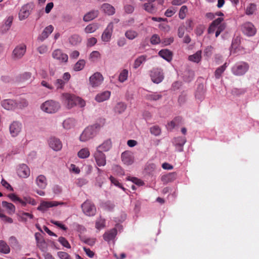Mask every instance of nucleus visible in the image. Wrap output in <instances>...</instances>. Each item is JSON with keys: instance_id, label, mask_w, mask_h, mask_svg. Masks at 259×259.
<instances>
[{"instance_id": "obj_48", "label": "nucleus", "mask_w": 259, "mask_h": 259, "mask_svg": "<svg viewBox=\"0 0 259 259\" xmlns=\"http://www.w3.org/2000/svg\"><path fill=\"white\" fill-rule=\"evenodd\" d=\"M188 12V8L186 6H183L179 13V17L181 19H184L186 16V14Z\"/></svg>"}, {"instance_id": "obj_11", "label": "nucleus", "mask_w": 259, "mask_h": 259, "mask_svg": "<svg viewBox=\"0 0 259 259\" xmlns=\"http://www.w3.org/2000/svg\"><path fill=\"white\" fill-rule=\"evenodd\" d=\"M94 157L97 164L99 166H102L106 165V156L100 150L97 149L94 153Z\"/></svg>"}, {"instance_id": "obj_37", "label": "nucleus", "mask_w": 259, "mask_h": 259, "mask_svg": "<svg viewBox=\"0 0 259 259\" xmlns=\"http://www.w3.org/2000/svg\"><path fill=\"white\" fill-rule=\"evenodd\" d=\"M126 108V105L123 102L118 103L115 107L114 110L116 113L121 114L123 112Z\"/></svg>"}, {"instance_id": "obj_54", "label": "nucleus", "mask_w": 259, "mask_h": 259, "mask_svg": "<svg viewBox=\"0 0 259 259\" xmlns=\"http://www.w3.org/2000/svg\"><path fill=\"white\" fill-rule=\"evenodd\" d=\"M186 27H185V28L187 30L190 31L193 29L194 25L193 21L191 19L187 20L186 21Z\"/></svg>"}, {"instance_id": "obj_19", "label": "nucleus", "mask_w": 259, "mask_h": 259, "mask_svg": "<svg viewBox=\"0 0 259 259\" xmlns=\"http://www.w3.org/2000/svg\"><path fill=\"white\" fill-rule=\"evenodd\" d=\"M50 147L55 151H59L62 147L61 142L59 139L52 137L49 141Z\"/></svg>"}, {"instance_id": "obj_49", "label": "nucleus", "mask_w": 259, "mask_h": 259, "mask_svg": "<svg viewBox=\"0 0 259 259\" xmlns=\"http://www.w3.org/2000/svg\"><path fill=\"white\" fill-rule=\"evenodd\" d=\"M101 57V54L99 52L97 51H93L90 55L89 58L92 61H95L98 58Z\"/></svg>"}, {"instance_id": "obj_45", "label": "nucleus", "mask_w": 259, "mask_h": 259, "mask_svg": "<svg viewBox=\"0 0 259 259\" xmlns=\"http://www.w3.org/2000/svg\"><path fill=\"white\" fill-rule=\"evenodd\" d=\"M256 10V6L254 4H250L246 8V14L248 15H252Z\"/></svg>"}, {"instance_id": "obj_30", "label": "nucleus", "mask_w": 259, "mask_h": 259, "mask_svg": "<svg viewBox=\"0 0 259 259\" xmlns=\"http://www.w3.org/2000/svg\"><path fill=\"white\" fill-rule=\"evenodd\" d=\"M76 121L74 118H68L65 119L63 122V126L67 130L71 129L75 125Z\"/></svg>"}, {"instance_id": "obj_13", "label": "nucleus", "mask_w": 259, "mask_h": 259, "mask_svg": "<svg viewBox=\"0 0 259 259\" xmlns=\"http://www.w3.org/2000/svg\"><path fill=\"white\" fill-rule=\"evenodd\" d=\"M64 204V202L58 201H42L38 206L37 209L40 211H45L49 208L57 206L59 205H63Z\"/></svg>"}, {"instance_id": "obj_21", "label": "nucleus", "mask_w": 259, "mask_h": 259, "mask_svg": "<svg viewBox=\"0 0 259 259\" xmlns=\"http://www.w3.org/2000/svg\"><path fill=\"white\" fill-rule=\"evenodd\" d=\"M117 229L113 228L107 232H106L103 235L104 239L108 242L114 239L117 235Z\"/></svg>"}, {"instance_id": "obj_12", "label": "nucleus", "mask_w": 259, "mask_h": 259, "mask_svg": "<svg viewBox=\"0 0 259 259\" xmlns=\"http://www.w3.org/2000/svg\"><path fill=\"white\" fill-rule=\"evenodd\" d=\"M18 176L22 178H27L30 175V169L28 166L25 164H20L17 168Z\"/></svg>"}, {"instance_id": "obj_1", "label": "nucleus", "mask_w": 259, "mask_h": 259, "mask_svg": "<svg viewBox=\"0 0 259 259\" xmlns=\"http://www.w3.org/2000/svg\"><path fill=\"white\" fill-rule=\"evenodd\" d=\"M62 103L68 109H71L76 105L83 107L85 105V102L79 97L68 93H62L60 97Z\"/></svg>"}, {"instance_id": "obj_22", "label": "nucleus", "mask_w": 259, "mask_h": 259, "mask_svg": "<svg viewBox=\"0 0 259 259\" xmlns=\"http://www.w3.org/2000/svg\"><path fill=\"white\" fill-rule=\"evenodd\" d=\"M112 144L110 139H107L104 141V142L100 145L97 149L100 150L102 152L108 151L112 147Z\"/></svg>"}, {"instance_id": "obj_62", "label": "nucleus", "mask_w": 259, "mask_h": 259, "mask_svg": "<svg viewBox=\"0 0 259 259\" xmlns=\"http://www.w3.org/2000/svg\"><path fill=\"white\" fill-rule=\"evenodd\" d=\"M41 85L50 90H53L54 89V87L46 80L41 81Z\"/></svg>"}, {"instance_id": "obj_61", "label": "nucleus", "mask_w": 259, "mask_h": 259, "mask_svg": "<svg viewBox=\"0 0 259 259\" xmlns=\"http://www.w3.org/2000/svg\"><path fill=\"white\" fill-rule=\"evenodd\" d=\"M28 104V102L25 99H22L17 103V107L22 108L27 106Z\"/></svg>"}, {"instance_id": "obj_9", "label": "nucleus", "mask_w": 259, "mask_h": 259, "mask_svg": "<svg viewBox=\"0 0 259 259\" xmlns=\"http://www.w3.org/2000/svg\"><path fill=\"white\" fill-rule=\"evenodd\" d=\"M26 51V46L22 44L17 46L13 50L12 56L15 59H20L25 54Z\"/></svg>"}, {"instance_id": "obj_2", "label": "nucleus", "mask_w": 259, "mask_h": 259, "mask_svg": "<svg viewBox=\"0 0 259 259\" xmlns=\"http://www.w3.org/2000/svg\"><path fill=\"white\" fill-rule=\"evenodd\" d=\"M101 126L99 124L95 123L86 127L80 136V141L86 142L93 138L98 133Z\"/></svg>"}, {"instance_id": "obj_51", "label": "nucleus", "mask_w": 259, "mask_h": 259, "mask_svg": "<svg viewBox=\"0 0 259 259\" xmlns=\"http://www.w3.org/2000/svg\"><path fill=\"white\" fill-rule=\"evenodd\" d=\"M58 241L64 247L67 248H70L71 246L66 238L63 237H60L58 239Z\"/></svg>"}, {"instance_id": "obj_32", "label": "nucleus", "mask_w": 259, "mask_h": 259, "mask_svg": "<svg viewBox=\"0 0 259 259\" xmlns=\"http://www.w3.org/2000/svg\"><path fill=\"white\" fill-rule=\"evenodd\" d=\"M69 43L72 46H76L81 41V37L78 34H73L69 38Z\"/></svg>"}, {"instance_id": "obj_33", "label": "nucleus", "mask_w": 259, "mask_h": 259, "mask_svg": "<svg viewBox=\"0 0 259 259\" xmlns=\"http://www.w3.org/2000/svg\"><path fill=\"white\" fill-rule=\"evenodd\" d=\"M138 32L133 29H130L125 32V36L130 40H133L138 36Z\"/></svg>"}, {"instance_id": "obj_39", "label": "nucleus", "mask_w": 259, "mask_h": 259, "mask_svg": "<svg viewBox=\"0 0 259 259\" xmlns=\"http://www.w3.org/2000/svg\"><path fill=\"white\" fill-rule=\"evenodd\" d=\"M85 64V61L83 59H80L75 64L73 69L75 71H80L83 69Z\"/></svg>"}, {"instance_id": "obj_17", "label": "nucleus", "mask_w": 259, "mask_h": 259, "mask_svg": "<svg viewBox=\"0 0 259 259\" xmlns=\"http://www.w3.org/2000/svg\"><path fill=\"white\" fill-rule=\"evenodd\" d=\"M22 124L18 121H14L9 127L10 133L12 137H16L21 132Z\"/></svg>"}, {"instance_id": "obj_44", "label": "nucleus", "mask_w": 259, "mask_h": 259, "mask_svg": "<svg viewBox=\"0 0 259 259\" xmlns=\"http://www.w3.org/2000/svg\"><path fill=\"white\" fill-rule=\"evenodd\" d=\"M162 98V95L157 93H153L147 95V99L150 101H157Z\"/></svg>"}, {"instance_id": "obj_8", "label": "nucleus", "mask_w": 259, "mask_h": 259, "mask_svg": "<svg viewBox=\"0 0 259 259\" xmlns=\"http://www.w3.org/2000/svg\"><path fill=\"white\" fill-rule=\"evenodd\" d=\"M150 77L154 83H159L163 80L164 75L161 69L153 68L150 72Z\"/></svg>"}, {"instance_id": "obj_3", "label": "nucleus", "mask_w": 259, "mask_h": 259, "mask_svg": "<svg viewBox=\"0 0 259 259\" xmlns=\"http://www.w3.org/2000/svg\"><path fill=\"white\" fill-rule=\"evenodd\" d=\"M223 21L224 18L222 17L218 18L213 20L208 28V33L209 34L213 33L215 31V37H218L226 27V23H222Z\"/></svg>"}, {"instance_id": "obj_41", "label": "nucleus", "mask_w": 259, "mask_h": 259, "mask_svg": "<svg viewBox=\"0 0 259 259\" xmlns=\"http://www.w3.org/2000/svg\"><path fill=\"white\" fill-rule=\"evenodd\" d=\"M153 2H148L144 5V9L148 12L150 13H154L156 11V9Z\"/></svg>"}, {"instance_id": "obj_55", "label": "nucleus", "mask_w": 259, "mask_h": 259, "mask_svg": "<svg viewBox=\"0 0 259 259\" xmlns=\"http://www.w3.org/2000/svg\"><path fill=\"white\" fill-rule=\"evenodd\" d=\"M110 180L112 184H113L114 185H115V186L122 188L123 190L124 189V188L122 187L121 184L118 181V180L116 179H115V178H114L113 177L110 176Z\"/></svg>"}, {"instance_id": "obj_64", "label": "nucleus", "mask_w": 259, "mask_h": 259, "mask_svg": "<svg viewBox=\"0 0 259 259\" xmlns=\"http://www.w3.org/2000/svg\"><path fill=\"white\" fill-rule=\"evenodd\" d=\"M124 10L126 13L131 14L134 11V8L133 6L127 5L124 6Z\"/></svg>"}, {"instance_id": "obj_35", "label": "nucleus", "mask_w": 259, "mask_h": 259, "mask_svg": "<svg viewBox=\"0 0 259 259\" xmlns=\"http://www.w3.org/2000/svg\"><path fill=\"white\" fill-rule=\"evenodd\" d=\"M10 251V248L6 242L0 240V252L8 254Z\"/></svg>"}, {"instance_id": "obj_5", "label": "nucleus", "mask_w": 259, "mask_h": 259, "mask_svg": "<svg viewBox=\"0 0 259 259\" xmlns=\"http://www.w3.org/2000/svg\"><path fill=\"white\" fill-rule=\"evenodd\" d=\"M83 213L88 216H93L96 213V208L95 204L90 200H87L81 205Z\"/></svg>"}, {"instance_id": "obj_36", "label": "nucleus", "mask_w": 259, "mask_h": 259, "mask_svg": "<svg viewBox=\"0 0 259 259\" xmlns=\"http://www.w3.org/2000/svg\"><path fill=\"white\" fill-rule=\"evenodd\" d=\"M98 25L96 23H91L87 25L84 28V31L87 33L94 32L98 29Z\"/></svg>"}, {"instance_id": "obj_60", "label": "nucleus", "mask_w": 259, "mask_h": 259, "mask_svg": "<svg viewBox=\"0 0 259 259\" xmlns=\"http://www.w3.org/2000/svg\"><path fill=\"white\" fill-rule=\"evenodd\" d=\"M97 42V40L95 37H91L88 39L87 46L88 47L94 46Z\"/></svg>"}, {"instance_id": "obj_16", "label": "nucleus", "mask_w": 259, "mask_h": 259, "mask_svg": "<svg viewBox=\"0 0 259 259\" xmlns=\"http://www.w3.org/2000/svg\"><path fill=\"white\" fill-rule=\"evenodd\" d=\"M113 29V24L110 22L104 31L102 35V40L104 42H108L111 37Z\"/></svg>"}, {"instance_id": "obj_42", "label": "nucleus", "mask_w": 259, "mask_h": 259, "mask_svg": "<svg viewBox=\"0 0 259 259\" xmlns=\"http://www.w3.org/2000/svg\"><path fill=\"white\" fill-rule=\"evenodd\" d=\"M201 52L198 51L193 55H190L189 57V60L191 61L198 63L201 60Z\"/></svg>"}, {"instance_id": "obj_23", "label": "nucleus", "mask_w": 259, "mask_h": 259, "mask_svg": "<svg viewBox=\"0 0 259 259\" xmlns=\"http://www.w3.org/2000/svg\"><path fill=\"white\" fill-rule=\"evenodd\" d=\"M53 30L54 27L51 25L46 27L39 37V39L41 41H43L49 36V35L53 32Z\"/></svg>"}, {"instance_id": "obj_10", "label": "nucleus", "mask_w": 259, "mask_h": 259, "mask_svg": "<svg viewBox=\"0 0 259 259\" xmlns=\"http://www.w3.org/2000/svg\"><path fill=\"white\" fill-rule=\"evenodd\" d=\"M103 81V77L102 75L97 72L92 75L89 79L90 84L93 87H96L100 85Z\"/></svg>"}, {"instance_id": "obj_18", "label": "nucleus", "mask_w": 259, "mask_h": 259, "mask_svg": "<svg viewBox=\"0 0 259 259\" xmlns=\"http://www.w3.org/2000/svg\"><path fill=\"white\" fill-rule=\"evenodd\" d=\"M121 160L124 164L131 165L134 161V158L133 153L130 151H125L121 154Z\"/></svg>"}, {"instance_id": "obj_40", "label": "nucleus", "mask_w": 259, "mask_h": 259, "mask_svg": "<svg viewBox=\"0 0 259 259\" xmlns=\"http://www.w3.org/2000/svg\"><path fill=\"white\" fill-rule=\"evenodd\" d=\"M226 67L227 63H225L223 65L217 69L214 73V75L216 78L219 79L221 77L222 74L224 72Z\"/></svg>"}, {"instance_id": "obj_28", "label": "nucleus", "mask_w": 259, "mask_h": 259, "mask_svg": "<svg viewBox=\"0 0 259 259\" xmlns=\"http://www.w3.org/2000/svg\"><path fill=\"white\" fill-rule=\"evenodd\" d=\"M102 10L108 15H112L115 13V9L109 4H104L101 7Z\"/></svg>"}, {"instance_id": "obj_46", "label": "nucleus", "mask_w": 259, "mask_h": 259, "mask_svg": "<svg viewBox=\"0 0 259 259\" xmlns=\"http://www.w3.org/2000/svg\"><path fill=\"white\" fill-rule=\"evenodd\" d=\"M55 87L56 88V89H63L65 84H66L65 81H64L62 79H57L55 80L54 83Z\"/></svg>"}, {"instance_id": "obj_59", "label": "nucleus", "mask_w": 259, "mask_h": 259, "mask_svg": "<svg viewBox=\"0 0 259 259\" xmlns=\"http://www.w3.org/2000/svg\"><path fill=\"white\" fill-rule=\"evenodd\" d=\"M37 50L40 54H43L47 52L48 47L46 45H42L37 48Z\"/></svg>"}, {"instance_id": "obj_7", "label": "nucleus", "mask_w": 259, "mask_h": 259, "mask_svg": "<svg viewBox=\"0 0 259 259\" xmlns=\"http://www.w3.org/2000/svg\"><path fill=\"white\" fill-rule=\"evenodd\" d=\"M241 30L245 35L248 36H253L256 32V28L250 22H246L243 24L241 26Z\"/></svg>"}, {"instance_id": "obj_47", "label": "nucleus", "mask_w": 259, "mask_h": 259, "mask_svg": "<svg viewBox=\"0 0 259 259\" xmlns=\"http://www.w3.org/2000/svg\"><path fill=\"white\" fill-rule=\"evenodd\" d=\"M128 76V71L126 69H123L119 74L118 80L121 82L125 81Z\"/></svg>"}, {"instance_id": "obj_15", "label": "nucleus", "mask_w": 259, "mask_h": 259, "mask_svg": "<svg viewBox=\"0 0 259 259\" xmlns=\"http://www.w3.org/2000/svg\"><path fill=\"white\" fill-rule=\"evenodd\" d=\"M32 8L30 4H27L22 7L19 13V18L20 20H23L27 18L31 11Z\"/></svg>"}, {"instance_id": "obj_43", "label": "nucleus", "mask_w": 259, "mask_h": 259, "mask_svg": "<svg viewBox=\"0 0 259 259\" xmlns=\"http://www.w3.org/2000/svg\"><path fill=\"white\" fill-rule=\"evenodd\" d=\"M150 133L155 136H158L161 133L160 127L157 125H153L150 128Z\"/></svg>"}, {"instance_id": "obj_38", "label": "nucleus", "mask_w": 259, "mask_h": 259, "mask_svg": "<svg viewBox=\"0 0 259 259\" xmlns=\"http://www.w3.org/2000/svg\"><path fill=\"white\" fill-rule=\"evenodd\" d=\"M77 155L80 158L84 159L89 157L90 152L88 148H84L80 150Z\"/></svg>"}, {"instance_id": "obj_52", "label": "nucleus", "mask_w": 259, "mask_h": 259, "mask_svg": "<svg viewBox=\"0 0 259 259\" xmlns=\"http://www.w3.org/2000/svg\"><path fill=\"white\" fill-rule=\"evenodd\" d=\"M58 256L60 259H72L68 253L64 251L58 252Z\"/></svg>"}, {"instance_id": "obj_58", "label": "nucleus", "mask_w": 259, "mask_h": 259, "mask_svg": "<svg viewBox=\"0 0 259 259\" xmlns=\"http://www.w3.org/2000/svg\"><path fill=\"white\" fill-rule=\"evenodd\" d=\"M185 26L184 25H181L178 28V36L179 37L182 38L184 36L185 30Z\"/></svg>"}, {"instance_id": "obj_31", "label": "nucleus", "mask_w": 259, "mask_h": 259, "mask_svg": "<svg viewBox=\"0 0 259 259\" xmlns=\"http://www.w3.org/2000/svg\"><path fill=\"white\" fill-rule=\"evenodd\" d=\"M159 55L167 61H170L172 59V53L168 50H162L160 51L159 52Z\"/></svg>"}, {"instance_id": "obj_50", "label": "nucleus", "mask_w": 259, "mask_h": 259, "mask_svg": "<svg viewBox=\"0 0 259 259\" xmlns=\"http://www.w3.org/2000/svg\"><path fill=\"white\" fill-rule=\"evenodd\" d=\"M8 197L14 202L19 201L23 205L26 204V203L19 198L14 193L10 194L8 195Z\"/></svg>"}, {"instance_id": "obj_29", "label": "nucleus", "mask_w": 259, "mask_h": 259, "mask_svg": "<svg viewBox=\"0 0 259 259\" xmlns=\"http://www.w3.org/2000/svg\"><path fill=\"white\" fill-rule=\"evenodd\" d=\"M99 12L97 10H93L91 12H89L87 14H86L83 18V20L85 22L90 21L95 18H96L98 15Z\"/></svg>"}, {"instance_id": "obj_63", "label": "nucleus", "mask_w": 259, "mask_h": 259, "mask_svg": "<svg viewBox=\"0 0 259 259\" xmlns=\"http://www.w3.org/2000/svg\"><path fill=\"white\" fill-rule=\"evenodd\" d=\"M21 77L24 81L29 80L31 78V73L30 72H25L21 75Z\"/></svg>"}, {"instance_id": "obj_56", "label": "nucleus", "mask_w": 259, "mask_h": 259, "mask_svg": "<svg viewBox=\"0 0 259 259\" xmlns=\"http://www.w3.org/2000/svg\"><path fill=\"white\" fill-rule=\"evenodd\" d=\"M51 223L52 224H53L54 225H55L56 226H58V227L60 228L61 229H62V230H64V231H66L67 230V227H65V226L61 223H60L58 221H54V220H51Z\"/></svg>"}, {"instance_id": "obj_6", "label": "nucleus", "mask_w": 259, "mask_h": 259, "mask_svg": "<svg viewBox=\"0 0 259 259\" xmlns=\"http://www.w3.org/2000/svg\"><path fill=\"white\" fill-rule=\"evenodd\" d=\"M249 68L248 64L244 62L236 63L232 69V72L236 75H242L245 74Z\"/></svg>"}, {"instance_id": "obj_34", "label": "nucleus", "mask_w": 259, "mask_h": 259, "mask_svg": "<svg viewBox=\"0 0 259 259\" xmlns=\"http://www.w3.org/2000/svg\"><path fill=\"white\" fill-rule=\"evenodd\" d=\"M146 60V56L141 55L138 57L135 61L133 67L135 69H137Z\"/></svg>"}, {"instance_id": "obj_57", "label": "nucleus", "mask_w": 259, "mask_h": 259, "mask_svg": "<svg viewBox=\"0 0 259 259\" xmlns=\"http://www.w3.org/2000/svg\"><path fill=\"white\" fill-rule=\"evenodd\" d=\"M176 142L177 144L182 147L186 143V140L185 137H178L177 138Z\"/></svg>"}, {"instance_id": "obj_14", "label": "nucleus", "mask_w": 259, "mask_h": 259, "mask_svg": "<svg viewBox=\"0 0 259 259\" xmlns=\"http://www.w3.org/2000/svg\"><path fill=\"white\" fill-rule=\"evenodd\" d=\"M52 57L54 59L58 60L60 62L66 63L68 61V55L63 53L60 49H56L52 53Z\"/></svg>"}, {"instance_id": "obj_25", "label": "nucleus", "mask_w": 259, "mask_h": 259, "mask_svg": "<svg viewBox=\"0 0 259 259\" xmlns=\"http://www.w3.org/2000/svg\"><path fill=\"white\" fill-rule=\"evenodd\" d=\"M2 205L6 209L9 214H12L15 213V206L12 203L3 201H2Z\"/></svg>"}, {"instance_id": "obj_26", "label": "nucleus", "mask_w": 259, "mask_h": 259, "mask_svg": "<svg viewBox=\"0 0 259 259\" xmlns=\"http://www.w3.org/2000/svg\"><path fill=\"white\" fill-rule=\"evenodd\" d=\"M36 183L37 185L41 189H45L47 185V179L44 175L38 176L36 179Z\"/></svg>"}, {"instance_id": "obj_27", "label": "nucleus", "mask_w": 259, "mask_h": 259, "mask_svg": "<svg viewBox=\"0 0 259 259\" xmlns=\"http://www.w3.org/2000/svg\"><path fill=\"white\" fill-rule=\"evenodd\" d=\"M110 96V92L105 91L102 93L98 94L95 98L96 100L98 102H102L107 100Z\"/></svg>"}, {"instance_id": "obj_20", "label": "nucleus", "mask_w": 259, "mask_h": 259, "mask_svg": "<svg viewBox=\"0 0 259 259\" xmlns=\"http://www.w3.org/2000/svg\"><path fill=\"white\" fill-rule=\"evenodd\" d=\"M2 106L8 110H14L17 107V103L11 99L4 100L1 102Z\"/></svg>"}, {"instance_id": "obj_53", "label": "nucleus", "mask_w": 259, "mask_h": 259, "mask_svg": "<svg viewBox=\"0 0 259 259\" xmlns=\"http://www.w3.org/2000/svg\"><path fill=\"white\" fill-rule=\"evenodd\" d=\"M160 41L159 36L157 34H154L152 36L150 39V42L152 45L158 44Z\"/></svg>"}, {"instance_id": "obj_24", "label": "nucleus", "mask_w": 259, "mask_h": 259, "mask_svg": "<svg viewBox=\"0 0 259 259\" xmlns=\"http://www.w3.org/2000/svg\"><path fill=\"white\" fill-rule=\"evenodd\" d=\"M176 179V174L175 172H170L161 177V181L164 184H167L175 180Z\"/></svg>"}, {"instance_id": "obj_4", "label": "nucleus", "mask_w": 259, "mask_h": 259, "mask_svg": "<svg viewBox=\"0 0 259 259\" xmlns=\"http://www.w3.org/2000/svg\"><path fill=\"white\" fill-rule=\"evenodd\" d=\"M41 110L48 113L56 112L60 108L58 102L54 100H48L42 103L40 106Z\"/></svg>"}]
</instances>
